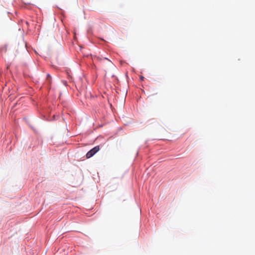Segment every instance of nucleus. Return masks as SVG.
Segmentation results:
<instances>
[{
  "label": "nucleus",
  "mask_w": 255,
  "mask_h": 255,
  "mask_svg": "<svg viewBox=\"0 0 255 255\" xmlns=\"http://www.w3.org/2000/svg\"><path fill=\"white\" fill-rule=\"evenodd\" d=\"M100 150V146H96L89 151L86 154L87 158H89L95 155Z\"/></svg>",
  "instance_id": "obj_1"
},
{
  "label": "nucleus",
  "mask_w": 255,
  "mask_h": 255,
  "mask_svg": "<svg viewBox=\"0 0 255 255\" xmlns=\"http://www.w3.org/2000/svg\"><path fill=\"white\" fill-rule=\"evenodd\" d=\"M140 79L141 81H143L144 79V77L143 76H140Z\"/></svg>",
  "instance_id": "obj_3"
},
{
  "label": "nucleus",
  "mask_w": 255,
  "mask_h": 255,
  "mask_svg": "<svg viewBox=\"0 0 255 255\" xmlns=\"http://www.w3.org/2000/svg\"><path fill=\"white\" fill-rule=\"evenodd\" d=\"M2 50H3L4 52H6V49L5 48H3V49H1V51H2Z\"/></svg>",
  "instance_id": "obj_2"
},
{
  "label": "nucleus",
  "mask_w": 255,
  "mask_h": 255,
  "mask_svg": "<svg viewBox=\"0 0 255 255\" xmlns=\"http://www.w3.org/2000/svg\"><path fill=\"white\" fill-rule=\"evenodd\" d=\"M105 60H108L110 62H111L110 60H109L108 58H104Z\"/></svg>",
  "instance_id": "obj_4"
}]
</instances>
